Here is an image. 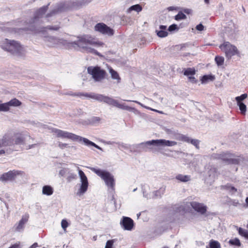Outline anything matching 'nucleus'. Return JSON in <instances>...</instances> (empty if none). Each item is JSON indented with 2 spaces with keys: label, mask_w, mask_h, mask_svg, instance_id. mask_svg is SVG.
<instances>
[{
  "label": "nucleus",
  "mask_w": 248,
  "mask_h": 248,
  "mask_svg": "<svg viewBox=\"0 0 248 248\" xmlns=\"http://www.w3.org/2000/svg\"><path fill=\"white\" fill-rule=\"evenodd\" d=\"M175 211L176 212L184 213L185 212V208L183 205H180L176 207Z\"/></svg>",
  "instance_id": "46"
},
{
  "label": "nucleus",
  "mask_w": 248,
  "mask_h": 248,
  "mask_svg": "<svg viewBox=\"0 0 248 248\" xmlns=\"http://www.w3.org/2000/svg\"><path fill=\"white\" fill-rule=\"evenodd\" d=\"M47 10V7H43L39 9L34 14V16L33 18V22L36 20L41 18L46 13Z\"/></svg>",
  "instance_id": "19"
},
{
  "label": "nucleus",
  "mask_w": 248,
  "mask_h": 248,
  "mask_svg": "<svg viewBox=\"0 0 248 248\" xmlns=\"http://www.w3.org/2000/svg\"><path fill=\"white\" fill-rule=\"evenodd\" d=\"M167 26L161 25L159 27V30H156L157 35L160 38L165 37L168 36V32Z\"/></svg>",
  "instance_id": "17"
},
{
  "label": "nucleus",
  "mask_w": 248,
  "mask_h": 248,
  "mask_svg": "<svg viewBox=\"0 0 248 248\" xmlns=\"http://www.w3.org/2000/svg\"><path fill=\"white\" fill-rule=\"evenodd\" d=\"M78 175L80 177L81 184L79 189L77 192V195L80 196L83 195L87 191L89 183L85 174L79 169H78Z\"/></svg>",
  "instance_id": "9"
},
{
  "label": "nucleus",
  "mask_w": 248,
  "mask_h": 248,
  "mask_svg": "<svg viewBox=\"0 0 248 248\" xmlns=\"http://www.w3.org/2000/svg\"><path fill=\"white\" fill-rule=\"evenodd\" d=\"M62 146H63V148H69L71 149V150H76V147L73 146H69L68 144L63 143Z\"/></svg>",
  "instance_id": "52"
},
{
  "label": "nucleus",
  "mask_w": 248,
  "mask_h": 248,
  "mask_svg": "<svg viewBox=\"0 0 248 248\" xmlns=\"http://www.w3.org/2000/svg\"><path fill=\"white\" fill-rule=\"evenodd\" d=\"M91 170L104 180L106 185L108 187L111 188L112 189H114L115 180L113 176L109 172L94 168H92Z\"/></svg>",
  "instance_id": "5"
},
{
  "label": "nucleus",
  "mask_w": 248,
  "mask_h": 248,
  "mask_svg": "<svg viewBox=\"0 0 248 248\" xmlns=\"http://www.w3.org/2000/svg\"><path fill=\"white\" fill-rule=\"evenodd\" d=\"M215 61L217 65L220 66L224 63V58L222 56H217L215 57Z\"/></svg>",
  "instance_id": "38"
},
{
  "label": "nucleus",
  "mask_w": 248,
  "mask_h": 248,
  "mask_svg": "<svg viewBox=\"0 0 248 248\" xmlns=\"http://www.w3.org/2000/svg\"><path fill=\"white\" fill-rule=\"evenodd\" d=\"M179 140L183 141L186 142L187 143H190L194 146H195L197 149H199L200 148L199 144L200 141L198 140L192 139L186 135L182 134L179 135Z\"/></svg>",
  "instance_id": "16"
},
{
  "label": "nucleus",
  "mask_w": 248,
  "mask_h": 248,
  "mask_svg": "<svg viewBox=\"0 0 248 248\" xmlns=\"http://www.w3.org/2000/svg\"><path fill=\"white\" fill-rule=\"evenodd\" d=\"M124 101H131V100H124ZM133 102L137 103V104H138L139 105H140L141 107H143V108H146L147 109H151V108H150L149 107H147L145 106H144L142 104H141V103H140V102L139 101H132Z\"/></svg>",
  "instance_id": "54"
},
{
  "label": "nucleus",
  "mask_w": 248,
  "mask_h": 248,
  "mask_svg": "<svg viewBox=\"0 0 248 248\" xmlns=\"http://www.w3.org/2000/svg\"><path fill=\"white\" fill-rule=\"evenodd\" d=\"M47 10V7H43L39 9L34 14V16L33 18V22L36 20L41 18L46 13Z\"/></svg>",
  "instance_id": "20"
},
{
  "label": "nucleus",
  "mask_w": 248,
  "mask_h": 248,
  "mask_svg": "<svg viewBox=\"0 0 248 248\" xmlns=\"http://www.w3.org/2000/svg\"><path fill=\"white\" fill-rule=\"evenodd\" d=\"M42 193L44 195H51L53 193V189L50 186H45L43 187Z\"/></svg>",
  "instance_id": "30"
},
{
  "label": "nucleus",
  "mask_w": 248,
  "mask_h": 248,
  "mask_svg": "<svg viewBox=\"0 0 248 248\" xmlns=\"http://www.w3.org/2000/svg\"><path fill=\"white\" fill-rule=\"evenodd\" d=\"M204 1L206 4H209L210 0H204Z\"/></svg>",
  "instance_id": "63"
},
{
  "label": "nucleus",
  "mask_w": 248,
  "mask_h": 248,
  "mask_svg": "<svg viewBox=\"0 0 248 248\" xmlns=\"http://www.w3.org/2000/svg\"><path fill=\"white\" fill-rule=\"evenodd\" d=\"M69 225V223L68 222L66 219H63V231L64 232H66V228Z\"/></svg>",
  "instance_id": "47"
},
{
  "label": "nucleus",
  "mask_w": 248,
  "mask_h": 248,
  "mask_svg": "<svg viewBox=\"0 0 248 248\" xmlns=\"http://www.w3.org/2000/svg\"><path fill=\"white\" fill-rule=\"evenodd\" d=\"M63 138L70 140L73 141H77L79 143L83 142V143L84 139H85V138H83L72 133L63 131Z\"/></svg>",
  "instance_id": "15"
},
{
  "label": "nucleus",
  "mask_w": 248,
  "mask_h": 248,
  "mask_svg": "<svg viewBox=\"0 0 248 248\" xmlns=\"http://www.w3.org/2000/svg\"><path fill=\"white\" fill-rule=\"evenodd\" d=\"M87 72L89 74L92 76L93 78L95 81H100L106 78V76H107L106 71L97 65L95 66H89L87 68Z\"/></svg>",
  "instance_id": "7"
},
{
  "label": "nucleus",
  "mask_w": 248,
  "mask_h": 248,
  "mask_svg": "<svg viewBox=\"0 0 248 248\" xmlns=\"http://www.w3.org/2000/svg\"><path fill=\"white\" fill-rule=\"evenodd\" d=\"M220 47H223L224 49L226 56L228 59L231 58L232 56L239 54V51L237 47L231 45L229 42H225L220 46Z\"/></svg>",
  "instance_id": "12"
},
{
  "label": "nucleus",
  "mask_w": 248,
  "mask_h": 248,
  "mask_svg": "<svg viewBox=\"0 0 248 248\" xmlns=\"http://www.w3.org/2000/svg\"><path fill=\"white\" fill-rule=\"evenodd\" d=\"M38 246V244L37 243H35L33 244L30 248H35Z\"/></svg>",
  "instance_id": "58"
},
{
  "label": "nucleus",
  "mask_w": 248,
  "mask_h": 248,
  "mask_svg": "<svg viewBox=\"0 0 248 248\" xmlns=\"http://www.w3.org/2000/svg\"><path fill=\"white\" fill-rule=\"evenodd\" d=\"M9 248H21L20 243H16L11 245Z\"/></svg>",
  "instance_id": "55"
},
{
  "label": "nucleus",
  "mask_w": 248,
  "mask_h": 248,
  "mask_svg": "<svg viewBox=\"0 0 248 248\" xmlns=\"http://www.w3.org/2000/svg\"><path fill=\"white\" fill-rule=\"evenodd\" d=\"M206 248H221V245L217 241L211 239L209 244L206 246Z\"/></svg>",
  "instance_id": "27"
},
{
  "label": "nucleus",
  "mask_w": 248,
  "mask_h": 248,
  "mask_svg": "<svg viewBox=\"0 0 248 248\" xmlns=\"http://www.w3.org/2000/svg\"><path fill=\"white\" fill-rule=\"evenodd\" d=\"M238 232L239 234L245 237L246 239L248 240V231L243 229L242 228L239 227L238 229Z\"/></svg>",
  "instance_id": "37"
},
{
  "label": "nucleus",
  "mask_w": 248,
  "mask_h": 248,
  "mask_svg": "<svg viewBox=\"0 0 248 248\" xmlns=\"http://www.w3.org/2000/svg\"><path fill=\"white\" fill-rule=\"evenodd\" d=\"M142 10V6L139 4H137L135 5H133L131 6H130L128 9H127V12L130 13L131 11H134L138 13H139L140 12H141Z\"/></svg>",
  "instance_id": "31"
},
{
  "label": "nucleus",
  "mask_w": 248,
  "mask_h": 248,
  "mask_svg": "<svg viewBox=\"0 0 248 248\" xmlns=\"http://www.w3.org/2000/svg\"><path fill=\"white\" fill-rule=\"evenodd\" d=\"M211 159H220L221 160V154H213L211 155Z\"/></svg>",
  "instance_id": "49"
},
{
  "label": "nucleus",
  "mask_w": 248,
  "mask_h": 248,
  "mask_svg": "<svg viewBox=\"0 0 248 248\" xmlns=\"http://www.w3.org/2000/svg\"><path fill=\"white\" fill-rule=\"evenodd\" d=\"M179 30V27L176 24H172L170 25L168 28V31L169 32H173L175 31H178Z\"/></svg>",
  "instance_id": "43"
},
{
  "label": "nucleus",
  "mask_w": 248,
  "mask_h": 248,
  "mask_svg": "<svg viewBox=\"0 0 248 248\" xmlns=\"http://www.w3.org/2000/svg\"><path fill=\"white\" fill-rule=\"evenodd\" d=\"M94 29L95 31L109 36L113 35L114 33V31L113 29L102 22L97 23L95 25Z\"/></svg>",
  "instance_id": "11"
},
{
  "label": "nucleus",
  "mask_w": 248,
  "mask_h": 248,
  "mask_svg": "<svg viewBox=\"0 0 248 248\" xmlns=\"http://www.w3.org/2000/svg\"><path fill=\"white\" fill-rule=\"evenodd\" d=\"M72 96H78L80 98L86 97L95 99L100 102H103L109 105L116 107L123 110L131 111L136 114H140V112L135 108L131 107L126 106L124 104H120L119 102L112 98L103 94H97L94 93H75L71 94Z\"/></svg>",
  "instance_id": "1"
},
{
  "label": "nucleus",
  "mask_w": 248,
  "mask_h": 248,
  "mask_svg": "<svg viewBox=\"0 0 248 248\" xmlns=\"http://www.w3.org/2000/svg\"><path fill=\"white\" fill-rule=\"evenodd\" d=\"M230 245L232 246H235L236 247H240L241 243L238 238L230 239L229 241Z\"/></svg>",
  "instance_id": "36"
},
{
  "label": "nucleus",
  "mask_w": 248,
  "mask_h": 248,
  "mask_svg": "<svg viewBox=\"0 0 248 248\" xmlns=\"http://www.w3.org/2000/svg\"><path fill=\"white\" fill-rule=\"evenodd\" d=\"M229 152H222L221 153V160L228 164L238 165L244 161L243 155L237 156Z\"/></svg>",
  "instance_id": "8"
},
{
  "label": "nucleus",
  "mask_w": 248,
  "mask_h": 248,
  "mask_svg": "<svg viewBox=\"0 0 248 248\" xmlns=\"http://www.w3.org/2000/svg\"><path fill=\"white\" fill-rule=\"evenodd\" d=\"M91 0H65L63 1V12L77 10L88 4Z\"/></svg>",
  "instance_id": "6"
},
{
  "label": "nucleus",
  "mask_w": 248,
  "mask_h": 248,
  "mask_svg": "<svg viewBox=\"0 0 248 248\" xmlns=\"http://www.w3.org/2000/svg\"><path fill=\"white\" fill-rule=\"evenodd\" d=\"M174 7H173V6H170V7H169L168 8V10H169V11H172V10H173L174 9Z\"/></svg>",
  "instance_id": "60"
},
{
  "label": "nucleus",
  "mask_w": 248,
  "mask_h": 248,
  "mask_svg": "<svg viewBox=\"0 0 248 248\" xmlns=\"http://www.w3.org/2000/svg\"><path fill=\"white\" fill-rule=\"evenodd\" d=\"M190 205L195 211L202 215H204L207 211V207L202 203L192 202H190Z\"/></svg>",
  "instance_id": "14"
},
{
  "label": "nucleus",
  "mask_w": 248,
  "mask_h": 248,
  "mask_svg": "<svg viewBox=\"0 0 248 248\" xmlns=\"http://www.w3.org/2000/svg\"><path fill=\"white\" fill-rule=\"evenodd\" d=\"M189 81L192 83H196L198 80L193 76H189L188 77Z\"/></svg>",
  "instance_id": "51"
},
{
  "label": "nucleus",
  "mask_w": 248,
  "mask_h": 248,
  "mask_svg": "<svg viewBox=\"0 0 248 248\" xmlns=\"http://www.w3.org/2000/svg\"><path fill=\"white\" fill-rule=\"evenodd\" d=\"M47 28L49 29H54V30H57V29H59V28H52V27H47Z\"/></svg>",
  "instance_id": "62"
},
{
  "label": "nucleus",
  "mask_w": 248,
  "mask_h": 248,
  "mask_svg": "<svg viewBox=\"0 0 248 248\" xmlns=\"http://www.w3.org/2000/svg\"><path fill=\"white\" fill-rule=\"evenodd\" d=\"M220 189L228 190L230 192H231L232 194H233L237 191V189L234 186H232L230 184H227L226 185L221 186Z\"/></svg>",
  "instance_id": "25"
},
{
  "label": "nucleus",
  "mask_w": 248,
  "mask_h": 248,
  "mask_svg": "<svg viewBox=\"0 0 248 248\" xmlns=\"http://www.w3.org/2000/svg\"><path fill=\"white\" fill-rule=\"evenodd\" d=\"M5 152L4 150H1L0 151V155L5 154Z\"/></svg>",
  "instance_id": "61"
},
{
  "label": "nucleus",
  "mask_w": 248,
  "mask_h": 248,
  "mask_svg": "<svg viewBox=\"0 0 248 248\" xmlns=\"http://www.w3.org/2000/svg\"><path fill=\"white\" fill-rule=\"evenodd\" d=\"M28 218V216H23L21 219L19 221L18 224L16 226V231L19 232L22 230L24 228L25 224L27 222Z\"/></svg>",
  "instance_id": "22"
},
{
  "label": "nucleus",
  "mask_w": 248,
  "mask_h": 248,
  "mask_svg": "<svg viewBox=\"0 0 248 248\" xmlns=\"http://www.w3.org/2000/svg\"><path fill=\"white\" fill-rule=\"evenodd\" d=\"M196 29L201 31L204 30V26L202 23H200L196 26Z\"/></svg>",
  "instance_id": "50"
},
{
  "label": "nucleus",
  "mask_w": 248,
  "mask_h": 248,
  "mask_svg": "<svg viewBox=\"0 0 248 248\" xmlns=\"http://www.w3.org/2000/svg\"><path fill=\"white\" fill-rule=\"evenodd\" d=\"M165 188L163 187L160 188L159 190L155 191V197H161V195L164 194Z\"/></svg>",
  "instance_id": "44"
},
{
  "label": "nucleus",
  "mask_w": 248,
  "mask_h": 248,
  "mask_svg": "<svg viewBox=\"0 0 248 248\" xmlns=\"http://www.w3.org/2000/svg\"><path fill=\"white\" fill-rule=\"evenodd\" d=\"M120 225L124 230L131 231L133 229L134 223L130 217H123L121 220Z\"/></svg>",
  "instance_id": "13"
},
{
  "label": "nucleus",
  "mask_w": 248,
  "mask_h": 248,
  "mask_svg": "<svg viewBox=\"0 0 248 248\" xmlns=\"http://www.w3.org/2000/svg\"><path fill=\"white\" fill-rule=\"evenodd\" d=\"M15 138L13 140V141H14V143H13V144H23L24 142V138L21 136L20 134H16L15 135Z\"/></svg>",
  "instance_id": "26"
},
{
  "label": "nucleus",
  "mask_w": 248,
  "mask_h": 248,
  "mask_svg": "<svg viewBox=\"0 0 248 248\" xmlns=\"http://www.w3.org/2000/svg\"><path fill=\"white\" fill-rule=\"evenodd\" d=\"M78 40L77 41L70 43L71 46L74 48L79 47L88 52L94 54L99 56H102L96 50L88 46V45H93L95 43V42L90 35L84 34L78 36Z\"/></svg>",
  "instance_id": "2"
},
{
  "label": "nucleus",
  "mask_w": 248,
  "mask_h": 248,
  "mask_svg": "<svg viewBox=\"0 0 248 248\" xmlns=\"http://www.w3.org/2000/svg\"><path fill=\"white\" fill-rule=\"evenodd\" d=\"M114 240H108L107 241L105 248H113Z\"/></svg>",
  "instance_id": "45"
},
{
  "label": "nucleus",
  "mask_w": 248,
  "mask_h": 248,
  "mask_svg": "<svg viewBox=\"0 0 248 248\" xmlns=\"http://www.w3.org/2000/svg\"><path fill=\"white\" fill-rule=\"evenodd\" d=\"M1 47L4 50L18 56H22L24 52V48L18 42L14 40L6 39Z\"/></svg>",
  "instance_id": "4"
},
{
  "label": "nucleus",
  "mask_w": 248,
  "mask_h": 248,
  "mask_svg": "<svg viewBox=\"0 0 248 248\" xmlns=\"http://www.w3.org/2000/svg\"><path fill=\"white\" fill-rule=\"evenodd\" d=\"M239 109L243 114H245L247 111V106L244 103H237Z\"/></svg>",
  "instance_id": "41"
},
{
  "label": "nucleus",
  "mask_w": 248,
  "mask_h": 248,
  "mask_svg": "<svg viewBox=\"0 0 248 248\" xmlns=\"http://www.w3.org/2000/svg\"><path fill=\"white\" fill-rule=\"evenodd\" d=\"M248 97V94L247 93H243L241 94L240 96H238L235 97V100L237 103H243V101Z\"/></svg>",
  "instance_id": "40"
},
{
  "label": "nucleus",
  "mask_w": 248,
  "mask_h": 248,
  "mask_svg": "<svg viewBox=\"0 0 248 248\" xmlns=\"http://www.w3.org/2000/svg\"><path fill=\"white\" fill-rule=\"evenodd\" d=\"M188 25V23L187 22H182L178 26L179 27V30L180 29H182L186 27Z\"/></svg>",
  "instance_id": "56"
},
{
  "label": "nucleus",
  "mask_w": 248,
  "mask_h": 248,
  "mask_svg": "<svg viewBox=\"0 0 248 248\" xmlns=\"http://www.w3.org/2000/svg\"><path fill=\"white\" fill-rule=\"evenodd\" d=\"M196 74V70L194 68H187L184 69V75L185 76H193Z\"/></svg>",
  "instance_id": "33"
},
{
  "label": "nucleus",
  "mask_w": 248,
  "mask_h": 248,
  "mask_svg": "<svg viewBox=\"0 0 248 248\" xmlns=\"http://www.w3.org/2000/svg\"><path fill=\"white\" fill-rule=\"evenodd\" d=\"M2 144H3V146H11L13 144V141L11 140V139H8L6 137H3L2 138Z\"/></svg>",
  "instance_id": "39"
},
{
  "label": "nucleus",
  "mask_w": 248,
  "mask_h": 248,
  "mask_svg": "<svg viewBox=\"0 0 248 248\" xmlns=\"http://www.w3.org/2000/svg\"><path fill=\"white\" fill-rule=\"evenodd\" d=\"M83 144L87 146H89V147L93 146L100 151H103V149L101 147H100V146H99L98 145L96 144L90 140L88 139L85 138L84 139V143Z\"/></svg>",
  "instance_id": "28"
},
{
  "label": "nucleus",
  "mask_w": 248,
  "mask_h": 248,
  "mask_svg": "<svg viewBox=\"0 0 248 248\" xmlns=\"http://www.w3.org/2000/svg\"><path fill=\"white\" fill-rule=\"evenodd\" d=\"M186 18V16L182 11H179L178 13L174 16V19L179 21Z\"/></svg>",
  "instance_id": "35"
},
{
  "label": "nucleus",
  "mask_w": 248,
  "mask_h": 248,
  "mask_svg": "<svg viewBox=\"0 0 248 248\" xmlns=\"http://www.w3.org/2000/svg\"><path fill=\"white\" fill-rule=\"evenodd\" d=\"M77 178V175L76 174L74 173H71L69 174V175L67 177V179L68 182H70L72 180L75 179Z\"/></svg>",
  "instance_id": "48"
},
{
  "label": "nucleus",
  "mask_w": 248,
  "mask_h": 248,
  "mask_svg": "<svg viewBox=\"0 0 248 248\" xmlns=\"http://www.w3.org/2000/svg\"><path fill=\"white\" fill-rule=\"evenodd\" d=\"M177 144V142L165 139L152 140L140 143L137 145V147L140 148V151H147L152 149L151 146L156 147L173 146Z\"/></svg>",
  "instance_id": "3"
},
{
  "label": "nucleus",
  "mask_w": 248,
  "mask_h": 248,
  "mask_svg": "<svg viewBox=\"0 0 248 248\" xmlns=\"http://www.w3.org/2000/svg\"><path fill=\"white\" fill-rule=\"evenodd\" d=\"M176 179L181 182H187L191 180L190 175L179 174L175 177Z\"/></svg>",
  "instance_id": "24"
},
{
  "label": "nucleus",
  "mask_w": 248,
  "mask_h": 248,
  "mask_svg": "<svg viewBox=\"0 0 248 248\" xmlns=\"http://www.w3.org/2000/svg\"><path fill=\"white\" fill-rule=\"evenodd\" d=\"M9 109L8 102L0 104V111H7Z\"/></svg>",
  "instance_id": "42"
},
{
  "label": "nucleus",
  "mask_w": 248,
  "mask_h": 248,
  "mask_svg": "<svg viewBox=\"0 0 248 248\" xmlns=\"http://www.w3.org/2000/svg\"><path fill=\"white\" fill-rule=\"evenodd\" d=\"M189 46H190V43H189L182 44L180 45V46H181L180 50H184L185 47H188Z\"/></svg>",
  "instance_id": "53"
},
{
  "label": "nucleus",
  "mask_w": 248,
  "mask_h": 248,
  "mask_svg": "<svg viewBox=\"0 0 248 248\" xmlns=\"http://www.w3.org/2000/svg\"><path fill=\"white\" fill-rule=\"evenodd\" d=\"M24 174V172L22 170H13L3 173L0 177V181L7 182L14 181L16 177Z\"/></svg>",
  "instance_id": "10"
},
{
  "label": "nucleus",
  "mask_w": 248,
  "mask_h": 248,
  "mask_svg": "<svg viewBox=\"0 0 248 248\" xmlns=\"http://www.w3.org/2000/svg\"><path fill=\"white\" fill-rule=\"evenodd\" d=\"M2 139L1 140H0V147H3V144H2L3 142H2Z\"/></svg>",
  "instance_id": "59"
},
{
  "label": "nucleus",
  "mask_w": 248,
  "mask_h": 248,
  "mask_svg": "<svg viewBox=\"0 0 248 248\" xmlns=\"http://www.w3.org/2000/svg\"><path fill=\"white\" fill-rule=\"evenodd\" d=\"M184 12L187 14H189L191 12V10L190 9H187V8H186V9H184Z\"/></svg>",
  "instance_id": "57"
},
{
  "label": "nucleus",
  "mask_w": 248,
  "mask_h": 248,
  "mask_svg": "<svg viewBox=\"0 0 248 248\" xmlns=\"http://www.w3.org/2000/svg\"><path fill=\"white\" fill-rule=\"evenodd\" d=\"M101 119L99 117L93 116L84 121V124L94 125L99 124Z\"/></svg>",
  "instance_id": "21"
},
{
  "label": "nucleus",
  "mask_w": 248,
  "mask_h": 248,
  "mask_svg": "<svg viewBox=\"0 0 248 248\" xmlns=\"http://www.w3.org/2000/svg\"><path fill=\"white\" fill-rule=\"evenodd\" d=\"M109 73L111 74V76L112 78L114 79H117L118 80V82H120L121 78H120L118 73L115 70H114L112 68H109Z\"/></svg>",
  "instance_id": "32"
},
{
  "label": "nucleus",
  "mask_w": 248,
  "mask_h": 248,
  "mask_svg": "<svg viewBox=\"0 0 248 248\" xmlns=\"http://www.w3.org/2000/svg\"><path fill=\"white\" fill-rule=\"evenodd\" d=\"M8 104L9 107L10 106L18 107L21 105V102L17 99L15 98L9 101Z\"/></svg>",
  "instance_id": "34"
},
{
  "label": "nucleus",
  "mask_w": 248,
  "mask_h": 248,
  "mask_svg": "<svg viewBox=\"0 0 248 248\" xmlns=\"http://www.w3.org/2000/svg\"><path fill=\"white\" fill-rule=\"evenodd\" d=\"M225 198L226 199L225 203L229 206H237L239 204L238 201L237 200H232L228 196H226Z\"/></svg>",
  "instance_id": "29"
},
{
  "label": "nucleus",
  "mask_w": 248,
  "mask_h": 248,
  "mask_svg": "<svg viewBox=\"0 0 248 248\" xmlns=\"http://www.w3.org/2000/svg\"><path fill=\"white\" fill-rule=\"evenodd\" d=\"M215 79L214 75L212 74L205 75L201 78V81L202 83L204 84L208 82L209 81H213Z\"/></svg>",
  "instance_id": "23"
},
{
  "label": "nucleus",
  "mask_w": 248,
  "mask_h": 248,
  "mask_svg": "<svg viewBox=\"0 0 248 248\" xmlns=\"http://www.w3.org/2000/svg\"><path fill=\"white\" fill-rule=\"evenodd\" d=\"M246 202L247 205L248 206V197H247L246 199Z\"/></svg>",
  "instance_id": "64"
},
{
  "label": "nucleus",
  "mask_w": 248,
  "mask_h": 248,
  "mask_svg": "<svg viewBox=\"0 0 248 248\" xmlns=\"http://www.w3.org/2000/svg\"><path fill=\"white\" fill-rule=\"evenodd\" d=\"M47 10V7H43L39 9L34 14V16L33 18V22L36 20L41 18L46 13Z\"/></svg>",
  "instance_id": "18"
}]
</instances>
